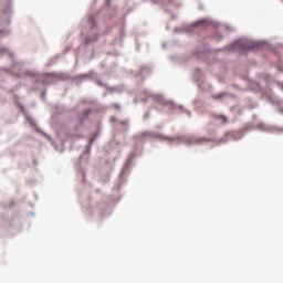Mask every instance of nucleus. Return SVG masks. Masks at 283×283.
I'll use <instances>...</instances> for the list:
<instances>
[{
    "label": "nucleus",
    "mask_w": 283,
    "mask_h": 283,
    "mask_svg": "<svg viewBox=\"0 0 283 283\" xmlns=\"http://www.w3.org/2000/svg\"><path fill=\"white\" fill-rule=\"evenodd\" d=\"M216 118L218 120H221V123L224 125L227 123V117L224 115H217Z\"/></svg>",
    "instance_id": "1"
},
{
    "label": "nucleus",
    "mask_w": 283,
    "mask_h": 283,
    "mask_svg": "<svg viewBox=\"0 0 283 283\" xmlns=\"http://www.w3.org/2000/svg\"><path fill=\"white\" fill-rule=\"evenodd\" d=\"M113 107H114L115 109H120V105H118V104H113Z\"/></svg>",
    "instance_id": "2"
},
{
    "label": "nucleus",
    "mask_w": 283,
    "mask_h": 283,
    "mask_svg": "<svg viewBox=\"0 0 283 283\" xmlns=\"http://www.w3.org/2000/svg\"><path fill=\"white\" fill-rule=\"evenodd\" d=\"M253 48H258V44L250 45V50H253Z\"/></svg>",
    "instance_id": "3"
},
{
    "label": "nucleus",
    "mask_w": 283,
    "mask_h": 283,
    "mask_svg": "<svg viewBox=\"0 0 283 283\" xmlns=\"http://www.w3.org/2000/svg\"><path fill=\"white\" fill-rule=\"evenodd\" d=\"M213 98H222V95H214Z\"/></svg>",
    "instance_id": "4"
},
{
    "label": "nucleus",
    "mask_w": 283,
    "mask_h": 283,
    "mask_svg": "<svg viewBox=\"0 0 283 283\" xmlns=\"http://www.w3.org/2000/svg\"><path fill=\"white\" fill-rule=\"evenodd\" d=\"M87 114H90V112L86 111V112H85V116H87Z\"/></svg>",
    "instance_id": "5"
},
{
    "label": "nucleus",
    "mask_w": 283,
    "mask_h": 283,
    "mask_svg": "<svg viewBox=\"0 0 283 283\" xmlns=\"http://www.w3.org/2000/svg\"><path fill=\"white\" fill-rule=\"evenodd\" d=\"M86 42L90 43L91 41L88 39H86Z\"/></svg>",
    "instance_id": "6"
}]
</instances>
